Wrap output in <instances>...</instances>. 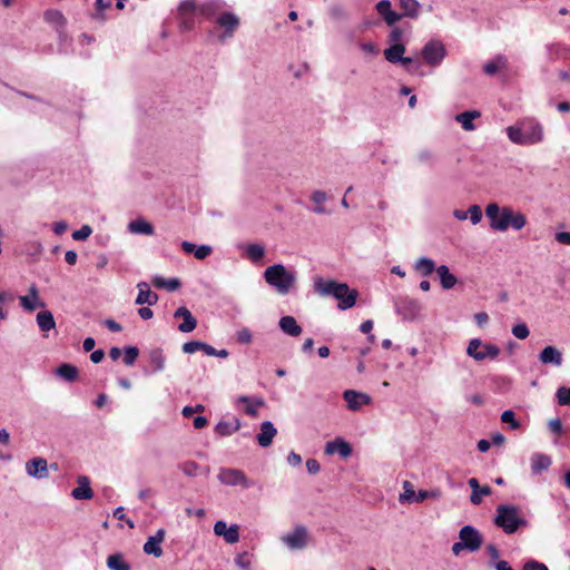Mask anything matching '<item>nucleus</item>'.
Listing matches in <instances>:
<instances>
[{
	"label": "nucleus",
	"mask_w": 570,
	"mask_h": 570,
	"mask_svg": "<svg viewBox=\"0 0 570 570\" xmlns=\"http://www.w3.org/2000/svg\"><path fill=\"white\" fill-rule=\"evenodd\" d=\"M223 3L218 0H208L202 4H199L198 12L202 13L207 19H210L214 14H216Z\"/></svg>",
	"instance_id": "nucleus-41"
},
{
	"label": "nucleus",
	"mask_w": 570,
	"mask_h": 570,
	"mask_svg": "<svg viewBox=\"0 0 570 570\" xmlns=\"http://www.w3.org/2000/svg\"><path fill=\"white\" fill-rule=\"evenodd\" d=\"M236 403H245V413L252 417H256L258 415V407L265 405V401L262 397L250 399L245 395L238 396Z\"/></svg>",
	"instance_id": "nucleus-29"
},
{
	"label": "nucleus",
	"mask_w": 570,
	"mask_h": 570,
	"mask_svg": "<svg viewBox=\"0 0 570 570\" xmlns=\"http://www.w3.org/2000/svg\"><path fill=\"white\" fill-rule=\"evenodd\" d=\"M78 487L71 491V495L76 500H90L94 491L90 488V480L86 475H79L77 479Z\"/></svg>",
	"instance_id": "nucleus-21"
},
{
	"label": "nucleus",
	"mask_w": 570,
	"mask_h": 570,
	"mask_svg": "<svg viewBox=\"0 0 570 570\" xmlns=\"http://www.w3.org/2000/svg\"><path fill=\"white\" fill-rule=\"evenodd\" d=\"M265 282L279 295H287L296 288L297 273L283 264H274L264 271Z\"/></svg>",
	"instance_id": "nucleus-4"
},
{
	"label": "nucleus",
	"mask_w": 570,
	"mask_h": 570,
	"mask_svg": "<svg viewBox=\"0 0 570 570\" xmlns=\"http://www.w3.org/2000/svg\"><path fill=\"white\" fill-rule=\"evenodd\" d=\"M166 531L158 529L154 535H150L145 542L142 550L146 554L159 558L163 556L161 543L165 539Z\"/></svg>",
	"instance_id": "nucleus-17"
},
{
	"label": "nucleus",
	"mask_w": 570,
	"mask_h": 570,
	"mask_svg": "<svg viewBox=\"0 0 570 570\" xmlns=\"http://www.w3.org/2000/svg\"><path fill=\"white\" fill-rule=\"evenodd\" d=\"M485 216L490 222V228L497 232H507L509 228L521 230L527 225V217L510 206L500 207L497 203H490L485 207Z\"/></svg>",
	"instance_id": "nucleus-1"
},
{
	"label": "nucleus",
	"mask_w": 570,
	"mask_h": 570,
	"mask_svg": "<svg viewBox=\"0 0 570 570\" xmlns=\"http://www.w3.org/2000/svg\"><path fill=\"white\" fill-rule=\"evenodd\" d=\"M277 430L271 421H264L261 424V432L257 435V442L262 448H267L272 444Z\"/></svg>",
	"instance_id": "nucleus-23"
},
{
	"label": "nucleus",
	"mask_w": 570,
	"mask_h": 570,
	"mask_svg": "<svg viewBox=\"0 0 570 570\" xmlns=\"http://www.w3.org/2000/svg\"><path fill=\"white\" fill-rule=\"evenodd\" d=\"M343 399L346 402V407L353 412H357L362 406L370 405L372 403L371 395L355 390H345L343 392Z\"/></svg>",
	"instance_id": "nucleus-12"
},
{
	"label": "nucleus",
	"mask_w": 570,
	"mask_h": 570,
	"mask_svg": "<svg viewBox=\"0 0 570 570\" xmlns=\"http://www.w3.org/2000/svg\"><path fill=\"white\" fill-rule=\"evenodd\" d=\"M481 117V112L478 110H469L455 116V120L461 125V127L466 131H472L475 129V125L473 124L474 119Z\"/></svg>",
	"instance_id": "nucleus-30"
},
{
	"label": "nucleus",
	"mask_w": 570,
	"mask_h": 570,
	"mask_svg": "<svg viewBox=\"0 0 570 570\" xmlns=\"http://www.w3.org/2000/svg\"><path fill=\"white\" fill-rule=\"evenodd\" d=\"M505 131L512 142L521 146L537 145L544 139L543 126L534 118H523Z\"/></svg>",
	"instance_id": "nucleus-2"
},
{
	"label": "nucleus",
	"mask_w": 570,
	"mask_h": 570,
	"mask_svg": "<svg viewBox=\"0 0 570 570\" xmlns=\"http://www.w3.org/2000/svg\"><path fill=\"white\" fill-rule=\"evenodd\" d=\"M466 354L475 361L482 362L484 360H495L500 354V348L495 344L472 338L468 344Z\"/></svg>",
	"instance_id": "nucleus-6"
},
{
	"label": "nucleus",
	"mask_w": 570,
	"mask_h": 570,
	"mask_svg": "<svg viewBox=\"0 0 570 570\" xmlns=\"http://www.w3.org/2000/svg\"><path fill=\"white\" fill-rule=\"evenodd\" d=\"M416 493L413 489V484L410 481L403 482V492L399 497L401 503L414 502Z\"/></svg>",
	"instance_id": "nucleus-43"
},
{
	"label": "nucleus",
	"mask_w": 570,
	"mask_h": 570,
	"mask_svg": "<svg viewBox=\"0 0 570 570\" xmlns=\"http://www.w3.org/2000/svg\"><path fill=\"white\" fill-rule=\"evenodd\" d=\"M421 55L429 66L438 67L445 58L446 49L440 40L433 39L423 46Z\"/></svg>",
	"instance_id": "nucleus-8"
},
{
	"label": "nucleus",
	"mask_w": 570,
	"mask_h": 570,
	"mask_svg": "<svg viewBox=\"0 0 570 570\" xmlns=\"http://www.w3.org/2000/svg\"><path fill=\"white\" fill-rule=\"evenodd\" d=\"M402 18L416 20L420 17L422 4L417 0H399Z\"/></svg>",
	"instance_id": "nucleus-24"
},
{
	"label": "nucleus",
	"mask_w": 570,
	"mask_h": 570,
	"mask_svg": "<svg viewBox=\"0 0 570 570\" xmlns=\"http://www.w3.org/2000/svg\"><path fill=\"white\" fill-rule=\"evenodd\" d=\"M198 464L194 461H187L180 465V470L183 471V473L188 476H195L198 472Z\"/></svg>",
	"instance_id": "nucleus-54"
},
{
	"label": "nucleus",
	"mask_w": 570,
	"mask_h": 570,
	"mask_svg": "<svg viewBox=\"0 0 570 570\" xmlns=\"http://www.w3.org/2000/svg\"><path fill=\"white\" fill-rule=\"evenodd\" d=\"M205 346H206V343H203L200 341H189L183 345L181 350L186 354H193L197 351L204 352Z\"/></svg>",
	"instance_id": "nucleus-47"
},
{
	"label": "nucleus",
	"mask_w": 570,
	"mask_h": 570,
	"mask_svg": "<svg viewBox=\"0 0 570 570\" xmlns=\"http://www.w3.org/2000/svg\"><path fill=\"white\" fill-rule=\"evenodd\" d=\"M468 483L472 489L470 501L474 505H478L482 502V495H490L492 492L489 485L480 487L479 481L475 478L469 479Z\"/></svg>",
	"instance_id": "nucleus-27"
},
{
	"label": "nucleus",
	"mask_w": 570,
	"mask_h": 570,
	"mask_svg": "<svg viewBox=\"0 0 570 570\" xmlns=\"http://www.w3.org/2000/svg\"><path fill=\"white\" fill-rule=\"evenodd\" d=\"M436 273L439 275L441 285L444 289H451L458 283L456 277L450 273V269L446 265H441L436 267Z\"/></svg>",
	"instance_id": "nucleus-31"
},
{
	"label": "nucleus",
	"mask_w": 570,
	"mask_h": 570,
	"mask_svg": "<svg viewBox=\"0 0 570 570\" xmlns=\"http://www.w3.org/2000/svg\"><path fill=\"white\" fill-rule=\"evenodd\" d=\"M240 429V421L234 419V422L219 421L215 426V432L220 436H229Z\"/></svg>",
	"instance_id": "nucleus-34"
},
{
	"label": "nucleus",
	"mask_w": 570,
	"mask_h": 570,
	"mask_svg": "<svg viewBox=\"0 0 570 570\" xmlns=\"http://www.w3.org/2000/svg\"><path fill=\"white\" fill-rule=\"evenodd\" d=\"M37 325L42 332H49L56 327V321L50 311H41L36 317Z\"/></svg>",
	"instance_id": "nucleus-36"
},
{
	"label": "nucleus",
	"mask_w": 570,
	"mask_h": 570,
	"mask_svg": "<svg viewBox=\"0 0 570 570\" xmlns=\"http://www.w3.org/2000/svg\"><path fill=\"white\" fill-rule=\"evenodd\" d=\"M440 497V491L438 490H433V491H428V490H420L419 493L416 494L415 497V500L414 502H422L426 499H430V498H439Z\"/></svg>",
	"instance_id": "nucleus-59"
},
{
	"label": "nucleus",
	"mask_w": 570,
	"mask_h": 570,
	"mask_svg": "<svg viewBox=\"0 0 570 570\" xmlns=\"http://www.w3.org/2000/svg\"><path fill=\"white\" fill-rule=\"evenodd\" d=\"M282 542L291 550H302L307 546L308 532L304 525H297L295 529L282 537Z\"/></svg>",
	"instance_id": "nucleus-10"
},
{
	"label": "nucleus",
	"mask_w": 570,
	"mask_h": 570,
	"mask_svg": "<svg viewBox=\"0 0 570 570\" xmlns=\"http://www.w3.org/2000/svg\"><path fill=\"white\" fill-rule=\"evenodd\" d=\"M512 334L519 340H525L529 336L530 331L525 323H520L512 327Z\"/></svg>",
	"instance_id": "nucleus-50"
},
{
	"label": "nucleus",
	"mask_w": 570,
	"mask_h": 570,
	"mask_svg": "<svg viewBox=\"0 0 570 570\" xmlns=\"http://www.w3.org/2000/svg\"><path fill=\"white\" fill-rule=\"evenodd\" d=\"M552 464L550 455L542 452H534L530 456L531 474L537 476L542 472L548 471Z\"/></svg>",
	"instance_id": "nucleus-18"
},
{
	"label": "nucleus",
	"mask_w": 570,
	"mask_h": 570,
	"mask_svg": "<svg viewBox=\"0 0 570 570\" xmlns=\"http://www.w3.org/2000/svg\"><path fill=\"white\" fill-rule=\"evenodd\" d=\"M199 6L196 0H183L178 7V14L194 16L198 11Z\"/></svg>",
	"instance_id": "nucleus-44"
},
{
	"label": "nucleus",
	"mask_w": 570,
	"mask_h": 570,
	"mask_svg": "<svg viewBox=\"0 0 570 570\" xmlns=\"http://www.w3.org/2000/svg\"><path fill=\"white\" fill-rule=\"evenodd\" d=\"M23 309L32 312L38 307H45V303L39 297V291L35 284L29 287V294L19 297Z\"/></svg>",
	"instance_id": "nucleus-20"
},
{
	"label": "nucleus",
	"mask_w": 570,
	"mask_h": 570,
	"mask_svg": "<svg viewBox=\"0 0 570 570\" xmlns=\"http://www.w3.org/2000/svg\"><path fill=\"white\" fill-rule=\"evenodd\" d=\"M501 421L510 425L512 430H518L520 428V423L515 419V414L511 410H507L501 414Z\"/></svg>",
	"instance_id": "nucleus-49"
},
{
	"label": "nucleus",
	"mask_w": 570,
	"mask_h": 570,
	"mask_svg": "<svg viewBox=\"0 0 570 570\" xmlns=\"http://www.w3.org/2000/svg\"><path fill=\"white\" fill-rule=\"evenodd\" d=\"M328 14L332 19L341 20L346 17V12L341 4H332L328 8Z\"/></svg>",
	"instance_id": "nucleus-56"
},
{
	"label": "nucleus",
	"mask_w": 570,
	"mask_h": 570,
	"mask_svg": "<svg viewBox=\"0 0 570 570\" xmlns=\"http://www.w3.org/2000/svg\"><path fill=\"white\" fill-rule=\"evenodd\" d=\"M311 199L316 204V205H322L324 202H326L327 199V195L325 191L323 190H314L311 195Z\"/></svg>",
	"instance_id": "nucleus-62"
},
{
	"label": "nucleus",
	"mask_w": 570,
	"mask_h": 570,
	"mask_svg": "<svg viewBox=\"0 0 570 570\" xmlns=\"http://www.w3.org/2000/svg\"><path fill=\"white\" fill-rule=\"evenodd\" d=\"M494 523L507 534H512L520 527L528 525V521L521 515L520 508L510 504H500L497 507Z\"/></svg>",
	"instance_id": "nucleus-5"
},
{
	"label": "nucleus",
	"mask_w": 570,
	"mask_h": 570,
	"mask_svg": "<svg viewBox=\"0 0 570 570\" xmlns=\"http://www.w3.org/2000/svg\"><path fill=\"white\" fill-rule=\"evenodd\" d=\"M26 472L29 476L41 480L49 476L47 460L36 456L26 463Z\"/></svg>",
	"instance_id": "nucleus-15"
},
{
	"label": "nucleus",
	"mask_w": 570,
	"mask_h": 570,
	"mask_svg": "<svg viewBox=\"0 0 570 570\" xmlns=\"http://www.w3.org/2000/svg\"><path fill=\"white\" fill-rule=\"evenodd\" d=\"M124 352H125V356H124L125 364L128 366H131L136 362V360L139 355V350L136 346H126Z\"/></svg>",
	"instance_id": "nucleus-46"
},
{
	"label": "nucleus",
	"mask_w": 570,
	"mask_h": 570,
	"mask_svg": "<svg viewBox=\"0 0 570 570\" xmlns=\"http://www.w3.org/2000/svg\"><path fill=\"white\" fill-rule=\"evenodd\" d=\"M179 16V27L183 31H189L194 28L195 21L194 16L188 14H178Z\"/></svg>",
	"instance_id": "nucleus-55"
},
{
	"label": "nucleus",
	"mask_w": 570,
	"mask_h": 570,
	"mask_svg": "<svg viewBox=\"0 0 570 570\" xmlns=\"http://www.w3.org/2000/svg\"><path fill=\"white\" fill-rule=\"evenodd\" d=\"M45 20L52 24L58 31H61L67 24V20L62 12L55 9L47 10L45 12Z\"/></svg>",
	"instance_id": "nucleus-33"
},
{
	"label": "nucleus",
	"mask_w": 570,
	"mask_h": 570,
	"mask_svg": "<svg viewBox=\"0 0 570 570\" xmlns=\"http://www.w3.org/2000/svg\"><path fill=\"white\" fill-rule=\"evenodd\" d=\"M404 32L400 27H394L389 35V42L391 45L403 43Z\"/></svg>",
	"instance_id": "nucleus-57"
},
{
	"label": "nucleus",
	"mask_w": 570,
	"mask_h": 570,
	"mask_svg": "<svg viewBox=\"0 0 570 570\" xmlns=\"http://www.w3.org/2000/svg\"><path fill=\"white\" fill-rule=\"evenodd\" d=\"M42 249V244L39 240H30L24 245V253L29 256H38Z\"/></svg>",
	"instance_id": "nucleus-48"
},
{
	"label": "nucleus",
	"mask_w": 570,
	"mask_h": 570,
	"mask_svg": "<svg viewBox=\"0 0 570 570\" xmlns=\"http://www.w3.org/2000/svg\"><path fill=\"white\" fill-rule=\"evenodd\" d=\"M253 340V335L248 328H242L237 332V341L242 344H249Z\"/></svg>",
	"instance_id": "nucleus-61"
},
{
	"label": "nucleus",
	"mask_w": 570,
	"mask_h": 570,
	"mask_svg": "<svg viewBox=\"0 0 570 570\" xmlns=\"http://www.w3.org/2000/svg\"><path fill=\"white\" fill-rule=\"evenodd\" d=\"M56 373L58 376L62 377L67 382H73L78 379L79 371L75 365L63 363L57 370Z\"/></svg>",
	"instance_id": "nucleus-40"
},
{
	"label": "nucleus",
	"mask_w": 570,
	"mask_h": 570,
	"mask_svg": "<svg viewBox=\"0 0 570 570\" xmlns=\"http://www.w3.org/2000/svg\"><path fill=\"white\" fill-rule=\"evenodd\" d=\"M539 361L542 364L560 366L562 364V354L557 347L549 345L540 352Z\"/></svg>",
	"instance_id": "nucleus-25"
},
{
	"label": "nucleus",
	"mask_w": 570,
	"mask_h": 570,
	"mask_svg": "<svg viewBox=\"0 0 570 570\" xmlns=\"http://www.w3.org/2000/svg\"><path fill=\"white\" fill-rule=\"evenodd\" d=\"M324 452L326 455L337 453L342 459H347L352 455L353 449L345 439L337 436L325 444Z\"/></svg>",
	"instance_id": "nucleus-13"
},
{
	"label": "nucleus",
	"mask_w": 570,
	"mask_h": 570,
	"mask_svg": "<svg viewBox=\"0 0 570 570\" xmlns=\"http://www.w3.org/2000/svg\"><path fill=\"white\" fill-rule=\"evenodd\" d=\"M174 317L183 318V323L178 325V330L183 333H190L197 326L196 317L185 306H180L179 308H177L176 312L174 313Z\"/></svg>",
	"instance_id": "nucleus-19"
},
{
	"label": "nucleus",
	"mask_w": 570,
	"mask_h": 570,
	"mask_svg": "<svg viewBox=\"0 0 570 570\" xmlns=\"http://www.w3.org/2000/svg\"><path fill=\"white\" fill-rule=\"evenodd\" d=\"M405 50L404 43L391 45L384 50V58L391 63H399L400 60H403Z\"/></svg>",
	"instance_id": "nucleus-32"
},
{
	"label": "nucleus",
	"mask_w": 570,
	"mask_h": 570,
	"mask_svg": "<svg viewBox=\"0 0 570 570\" xmlns=\"http://www.w3.org/2000/svg\"><path fill=\"white\" fill-rule=\"evenodd\" d=\"M508 68V59L502 56V55H499L497 56L493 60L491 61H488L484 66H483V71L489 75V76H493L495 75L499 70L501 69H507Z\"/></svg>",
	"instance_id": "nucleus-37"
},
{
	"label": "nucleus",
	"mask_w": 570,
	"mask_h": 570,
	"mask_svg": "<svg viewBox=\"0 0 570 570\" xmlns=\"http://www.w3.org/2000/svg\"><path fill=\"white\" fill-rule=\"evenodd\" d=\"M278 326L283 333L297 337L302 334V327L296 322L295 317L286 315L279 318Z\"/></svg>",
	"instance_id": "nucleus-26"
},
{
	"label": "nucleus",
	"mask_w": 570,
	"mask_h": 570,
	"mask_svg": "<svg viewBox=\"0 0 570 570\" xmlns=\"http://www.w3.org/2000/svg\"><path fill=\"white\" fill-rule=\"evenodd\" d=\"M137 288L138 295L135 302L137 305L148 304L150 306L157 303L158 295L150 291L148 283L140 282L137 284Z\"/></svg>",
	"instance_id": "nucleus-22"
},
{
	"label": "nucleus",
	"mask_w": 570,
	"mask_h": 570,
	"mask_svg": "<svg viewBox=\"0 0 570 570\" xmlns=\"http://www.w3.org/2000/svg\"><path fill=\"white\" fill-rule=\"evenodd\" d=\"M554 238L562 245H570V232H558L556 233Z\"/></svg>",
	"instance_id": "nucleus-64"
},
{
	"label": "nucleus",
	"mask_w": 570,
	"mask_h": 570,
	"mask_svg": "<svg viewBox=\"0 0 570 570\" xmlns=\"http://www.w3.org/2000/svg\"><path fill=\"white\" fill-rule=\"evenodd\" d=\"M459 539L470 552L478 551L483 542L481 533L472 525H464L459 531Z\"/></svg>",
	"instance_id": "nucleus-11"
},
{
	"label": "nucleus",
	"mask_w": 570,
	"mask_h": 570,
	"mask_svg": "<svg viewBox=\"0 0 570 570\" xmlns=\"http://www.w3.org/2000/svg\"><path fill=\"white\" fill-rule=\"evenodd\" d=\"M217 479L222 484L229 487H242L243 489H248L253 485V482L242 470L234 468H220Z\"/></svg>",
	"instance_id": "nucleus-7"
},
{
	"label": "nucleus",
	"mask_w": 570,
	"mask_h": 570,
	"mask_svg": "<svg viewBox=\"0 0 570 570\" xmlns=\"http://www.w3.org/2000/svg\"><path fill=\"white\" fill-rule=\"evenodd\" d=\"M181 248L187 254H194L197 259H205L213 253V248L209 245L196 246L195 244L184 240Z\"/></svg>",
	"instance_id": "nucleus-28"
},
{
	"label": "nucleus",
	"mask_w": 570,
	"mask_h": 570,
	"mask_svg": "<svg viewBox=\"0 0 570 570\" xmlns=\"http://www.w3.org/2000/svg\"><path fill=\"white\" fill-rule=\"evenodd\" d=\"M149 361L155 372H160L165 368L166 357L161 350H153L149 354Z\"/></svg>",
	"instance_id": "nucleus-42"
},
{
	"label": "nucleus",
	"mask_w": 570,
	"mask_h": 570,
	"mask_svg": "<svg viewBox=\"0 0 570 570\" xmlns=\"http://www.w3.org/2000/svg\"><path fill=\"white\" fill-rule=\"evenodd\" d=\"M106 564L109 570H131L130 564L125 560L122 553H114L108 556Z\"/></svg>",
	"instance_id": "nucleus-35"
},
{
	"label": "nucleus",
	"mask_w": 570,
	"mask_h": 570,
	"mask_svg": "<svg viewBox=\"0 0 570 570\" xmlns=\"http://www.w3.org/2000/svg\"><path fill=\"white\" fill-rule=\"evenodd\" d=\"M204 353L206 355H208V356H217V357H220V358H226L228 356V354H229L228 351L225 350V348L216 350L212 345H208V344H206Z\"/></svg>",
	"instance_id": "nucleus-58"
},
{
	"label": "nucleus",
	"mask_w": 570,
	"mask_h": 570,
	"mask_svg": "<svg viewBox=\"0 0 570 570\" xmlns=\"http://www.w3.org/2000/svg\"><path fill=\"white\" fill-rule=\"evenodd\" d=\"M110 7V1L109 0H96V8L98 10V13L95 14L94 17L96 19H101L104 20L105 19V14H104V11L106 9H108Z\"/></svg>",
	"instance_id": "nucleus-60"
},
{
	"label": "nucleus",
	"mask_w": 570,
	"mask_h": 570,
	"mask_svg": "<svg viewBox=\"0 0 570 570\" xmlns=\"http://www.w3.org/2000/svg\"><path fill=\"white\" fill-rule=\"evenodd\" d=\"M468 217H470V220L473 225H476L482 219V212L479 205H471L468 209Z\"/></svg>",
	"instance_id": "nucleus-51"
},
{
	"label": "nucleus",
	"mask_w": 570,
	"mask_h": 570,
	"mask_svg": "<svg viewBox=\"0 0 570 570\" xmlns=\"http://www.w3.org/2000/svg\"><path fill=\"white\" fill-rule=\"evenodd\" d=\"M523 570H549L548 567L535 560H530L523 566Z\"/></svg>",
	"instance_id": "nucleus-63"
},
{
	"label": "nucleus",
	"mask_w": 570,
	"mask_h": 570,
	"mask_svg": "<svg viewBox=\"0 0 570 570\" xmlns=\"http://www.w3.org/2000/svg\"><path fill=\"white\" fill-rule=\"evenodd\" d=\"M92 233V228L89 225H83L78 230L72 233L75 240H86Z\"/></svg>",
	"instance_id": "nucleus-52"
},
{
	"label": "nucleus",
	"mask_w": 570,
	"mask_h": 570,
	"mask_svg": "<svg viewBox=\"0 0 570 570\" xmlns=\"http://www.w3.org/2000/svg\"><path fill=\"white\" fill-rule=\"evenodd\" d=\"M375 10L384 22L392 27L402 19V14L397 13L392 9V2L390 0H380L375 4Z\"/></svg>",
	"instance_id": "nucleus-16"
},
{
	"label": "nucleus",
	"mask_w": 570,
	"mask_h": 570,
	"mask_svg": "<svg viewBox=\"0 0 570 570\" xmlns=\"http://www.w3.org/2000/svg\"><path fill=\"white\" fill-rule=\"evenodd\" d=\"M414 269L421 275V276H429L434 271H436L435 263L433 259L429 257H420L415 264Z\"/></svg>",
	"instance_id": "nucleus-39"
},
{
	"label": "nucleus",
	"mask_w": 570,
	"mask_h": 570,
	"mask_svg": "<svg viewBox=\"0 0 570 570\" xmlns=\"http://www.w3.org/2000/svg\"><path fill=\"white\" fill-rule=\"evenodd\" d=\"M246 254L249 259L257 262L265 255V248L259 244H249L246 248Z\"/></svg>",
	"instance_id": "nucleus-45"
},
{
	"label": "nucleus",
	"mask_w": 570,
	"mask_h": 570,
	"mask_svg": "<svg viewBox=\"0 0 570 570\" xmlns=\"http://www.w3.org/2000/svg\"><path fill=\"white\" fill-rule=\"evenodd\" d=\"M315 291L321 296H333L338 301L337 307L342 311L353 307L358 297L356 289L350 288L346 283H338L334 279L316 278Z\"/></svg>",
	"instance_id": "nucleus-3"
},
{
	"label": "nucleus",
	"mask_w": 570,
	"mask_h": 570,
	"mask_svg": "<svg viewBox=\"0 0 570 570\" xmlns=\"http://www.w3.org/2000/svg\"><path fill=\"white\" fill-rule=\"evenodd\" d=\"M557 399L560 405H570V387L558 389Z\"/></svg>",
	"instance_id": "nucleus-53"
},
{
	"label": "nucleus",
	"mask_w": 570,
	"mask_h": 570,
	"mask_svg": "<svg viewBox=\"0 0 570 570\" xmlns=\"http://www.w3.org/2000/svg\"><path fill=\"white\" fill-rule=\"evenodd\" d=\"M214 533L218 537H223L224 540L229 543H236L239 541V527L237 524L227 525L223 520L217 521L214 524Z\"/></svg>",
	"instance_id": "nucleus-14"
},
{
	"label": "nucleus",
	"mask_w": 570,
	"mask_h": 570,
	"mask_svg": "<svg viewBox=\"0 0 570 570\" xmlns=\"http://www.w3.org/2000/svg\"><path fill=\"white\" fill-rule=\"evenodd\" d=\"M128 229L132 234H140V235H153L154 234L153 225L144 219L131 220L128 224Z\"/></svg>",
	"instance_id": "nucleus-38"
},
{
	"label": "nucleus",
	"mask_w": 570,
	"mask_h": 570,
	"mask_svg": "<svg viewBox=\"0 0 570 570\" xmlns=\"http://www.w3.org/2000/svg\"><path fill=\"white\" fill-rule=\"evenodd\" d=\"M215 22L220 29H223V32L218 36L219 41L233 38L240 24L238 16L229 11L222 12L216 18Z\"/></svg>",
	"instance_id": "nucleus-9"
}]
</instances>
